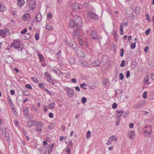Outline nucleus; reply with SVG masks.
<instances>
[{
    "instance_id": "obj_10",
    "label": "nucleus",
    "mask_w": 154,
    "mask_h": 154,
    "mask_svg": "<svg viewBox=\"0 0 154 154\" xmlns=\"http://www.w3.org/2000/svg\"><path fill=\"white\" fill-rule=\"evenodd\" d=\"M72 8L73 10L78 11H80V7L79 3H75L72 5Z\"/></svg>"
},
{
    "instance_id": "obj_11",
    "label": "nucleus",
    "mask_w": 154,
    "mask_h": 154,
    "mask_svg": "<svg viewBox=\"0 0 154 154\" xmlns=\"http://www.w3.org/2000/svg\"><path fill=\"white\" fill-rule=\"evenodd\" d=\"M37 122L35 120H30L28 121L27 123V125L28 127H31L33 125H35Z\"/></svg>"
},
{
    "instance_id": "obj_51",
    "label": "nucleus",
    "mask_w": 154,
    "mask_h": 154,
    "mask_svg": "<svg viewBox=\"0 0 154 154\" xmlns=\"http://www.w3.org/2000/svg\"><path fill=\"white\" fill-rule=\"evenodd\" d=\"M125 61L124 60H122L121 61V63L120 65V66L123 67L125 65Z\"/></svg>"
},
{
    "instance_id": "obj_17",
    "label": "nucleus",
    "mask_w": 154,
    "mask_h": 154,
    "mask_svg": "<svg viewBox=\"0 0 154 154\" xmlns=\"http://www.w3.org/2000/svg\"><path fill=\"white\" fill-rule=\"evenodd\" d=\"M25 2L24 0H18L17 4L19 7H22L24 4Z\"/></svg>"
},
{
    "instance_id": "obj_33",
    "label": "nucleus",
    "mask_w": 154,
    "mask_h": 154,
    "mask_svg": "<svg viewBox=\"0 0 154 154\" xmlns=\"http://www.w3.org/2000/svg\"><path fill=\"white\" fill-rule=\"evenodd\" d=\"M55 105V102H53V103H50L48 105V106L49 108L50 109H53Z\"/></svg>"
},
{
    "instance_id": "obj_2",
    "label": "nucleus",
    "mask_w": 154,
    "mask_h": 154,
    "mask_svg": "<svg viewBox=\"0 0 154 154\" xmlns=\"http://www.w3.org/2000/svg\"><path fill=\"white\" fill-rule=\"evenodd\" d=\"M147 128V130H144V135L145 137H149L151 134L152 128L151 126L147 125L145 126L143 129Z\"/></svg>"
},
{
    "instance_id": "obj_14",
    "label": "nucleus",
    "mask_w": 154,
    "mask_h": 154,
    "mask_svg": "<svg viewBox=\"0 0 154 154\" xmlns=\"http://www.w3.org/2000/svg\"><path fill=\"white\" fill-rule=\"evenodd\" d=\"M108 140L109 144H111L113 140H115V141L117 140V139L116 138V136L114 135H112L110 136Z\"/></svg>"
},
{
    "instance_id": "obj_13",
    "label": "nucleus",
    "mask_w": 154,
    "mask_h": 154,
    "mask_svg": "<svg viewBox=\"0 0 154 154\" xmlns=\"http://www.w3.org/2000/svg\"><path fill=\"white\" fill-rule=\"evenodd\" d=\"M92 64L93 66H99L100 64V62L99 60H96L92 62Z\"/></svg>"
},
{
    "instance_id": "obj_22",
    "label": "nucleus",
    "mask_w": 154,
    "mask_h": 154,
    "mask_svg": "<svg viewBox=\"0 0 154 154\" xmlns=\"http://www.w3.org/2000/svg\"><path fill=\"white\" fill-rule=\"evenodd\" d=\"M24 45L23 44H20V45L18 46L17 47H15V49H17L18 51H22Z\"/></svg>"
},
{
    "instance_id": "obj_48",
    "label": "nucleus",
    "mask_w": 154,
    "mask_h": 154,
    "mask_svg": "<svg viewBox=\"0 0 154 154\" xmlns=\"http://www.w3.org/2000/svg\"><path fill=\"white\" fill-rule=\"evenodd\" d=\"M91 132L90 131H88L87 134L86 138L87 139H89L91 136Z\"/></svg>"
},
{
    "instance_id": "obj_4",
    "label": "nucleus",
    "mask_w": 154,
    "mask_h": 154,
    "mask_svg": "<svg viewBox=\"0 0 154 154\" xmlns=\"http://www.w3.org/2000/svg\"><path fill=\"white\" fill-rule=\"evenodd\" d=\"M26 5L31 10H34L36 7V3L35 2H32L30 0L27 1Z\"/></svg>"
},
{
    "instance_id": "obj_16",
    "label": "nucleus",
    "mask_w": 154,
    "mask_h": 154,
    "mask_svg": "<svg viewBox=\"0 0 154 154\" xmlns=\"http://www.w3.org/2000/svg\"><path fill=\"white\" fill-rule=\"evenodd\" d=\"M124 113L123 111L122 110H117L116 111V114L117 117H119L120 118V116H122V114Z\"/></svg>"
},
{
    "instance_id": "obj_52",
    "label": "nucleus",
    "mask_w": 154,
    "mask_h": 154,
    "mask_svg": "<svg viewBox=\"0 0 154 154\" xmlns=\"http://www.w3.org/2000/svg\"><path fill=\"white\" fill-rule=\"evenodd\" d=\"M124 75L122 73H120L119 75V78L120 80H123L124 79Z\"/></svg>"
},
{
    "instance_id": "obj_29",
    "label": "nucleus",
    "mask_w": 154,
    "mask_h": 154,
    "mask_svg": "<svg viewBox=\"0 0 154 154\" xmlns=\"http://www.w3.org/2000/svg\"><path fill=\"white\" fill-rule=\"evenodd\" d=\"M36 19L38 21H40L41 20L42 15L40 14H37L36 16Z\"/></svg>"
},
{
    "instance_id": "obj_18",
    "label": "nucleus",
    "mask_w": 154,
    "mask_h": 154,
    "mask_svg": "<svg viewBox=\"0 0 154 154\" xmlns=\"http://www.w3.org/2000/svg\"><path fill=\"white\" fill-rule=\"evenodd\" d=\"M31 36L28 33L25 34L24 35H23L22 36V38L24 40L29 39Z\"/></svg>"
},
{
    "instance_id": "obj_41",
    "label": "nucleus",
    "mask_w": 154,
    "mask_h": 154,
    "mask_svg": "<svg viewBox=\"0 0 154 154\" xmlns=\"http://www.w3.org/2000/svg\"><path fill=\"white\" fill-rule=\"evenodd\" d=\"M116 118H117V120L116 121V125H118L120 123V118H119V117H116Z\"/></svg>"
},
{
    "instance_id": "obj_39",
    "label": "nucleus",
    "mask_w": 154,
    "mask_h": 154,
    "mask_svg": "<svg viewBox=\"0 0 154 154\" xmlns=\"http://www.w3.org/2000/svg\"><path fill=\"white\" fill-rule=\"evenodd\" d=\"M145 16L146 17V20L147 21L149 22L151 20L149 14L148 13H146L145 14Z\"/></svg>"
},
{
    "instance_id": "obj_43",
    "label": "nucleus",
    "mask_w": 154,
    "mask_h": 154,
    "mask_svg": "<svg viewBox=\"0 0 154 154\" xmlns=\"http://www.w3.org/2000/svg\"><path fill=\"white\" fill-rule=\"evenodd\" d=\"M81 101L83 103H85L87 101V99L85 97H83L81 99Z\"/></svg>"
},
{
    "instance_id": "obj_57",
    "label": "nucleus",
    "mask_w": 154,
    "mask_h": 154,
    "mask_svg": "<svg viewBox=\"0 0 154 154\" xmlns=\"http://www.w3.org/2000/svg\"><path fill=\"white\" fill-rule=\"evenodd\" d=\"M27 31V29L26 28H24L23 29V30L21 31L20 32V33L22 34H24Z\"/></svg>"
},
{
    "instance_id": "obj_37",
    "label": "nucleus",
    "mask_w": 154,
    "mask_h": 154,
    "mask_svg": "<svg viewBox=\"0 0 154 154\" xmlns=\"http://www.w3.org/2000/svg\"><path fill=\"white\" fill-rule=\"evenodd\" d=\"M84 86H87V85L85 83L81 84L80 85V86L81 88L85 90L87 89V88L86 87H84Z\"/></svg>"
},
{
    "instance_id": "obj_32",
    "label": "nucleus",
    "mask_w": 154,
    "mask_h": 154,
    "mask_svg": "<svg viewBox=\"0 0 154 154\" xmlns=\"http://www.w3.org/2000/svg\"><path fill=\"white\" fill-rule=\"evenodd\" d=\"M47 74V76L48 78H47V79L48 80V82H52V79H51V78L50 76V75L48 72H46L45 73V76H46V74Z\"/></svg>"
},
{
    "instance_id": "obj_55",
    "label": "nucleus",
    "mask_w": 154,
    "mask_h": 154,
    "mask_svg": "<svg viewBox=\"0 0 154 154\" xmlns=\"http://www.w3.org/2000/svg\"><path fill=\"white\" fill-rule=\"evenodd\" d=\"M14 41L18 45V46H19V45L20 44V40L16 39L14 40Z\"/></svg>"
},
{
    "instance_id": "obj_27",
    "label": "nucleus",
    "mask_w": 154,
    "mask_h": 154,
    "mask_svg": "<svg viewBox=\"0 0 154 154\" xmlns=\"http://www.w3.org/2000/svg\"><path fill=\"white\" fill-rule=\"evenodd\" d=\"M74 40H76V42L79 41V44L80 46H82L83 45V43L82 40H81V38H79Z\"/></svg>"
},
{
    "instance_id": "obj_31",
    "label": "nucleus",
    "mask_w": 154,
    "mask_h": 154,
    "mask_svg": "<svg viewBox=\"0 0 154 154\" xmlns=\"http://www.w3.org/2000/svg\"><path fill=\"white\" fill-rule=\"evenodd\" d=\"M142 106L141 103L139 101L137 104H135L134 107L135 108V109H137L138 108H139L141 107Z\"/></svg>"
},
{
    "instance_id": "obj_60",
    "label": "nucleus",
    "mask_w": 154,
    "mask_h": 154,
    "mask_svg": "<svg viewBox=\"0 0 154 154\" xmlns=\"http://www.w3.org/2000/svg\"><path fill=\"white\" fill-rule=\"evenodd\" d=\"M25 86L28 89H31L32 88V87H31V85L29 84H27V85H25Z\"/></svg>"
},
{
    "instance_id": "obj_36",
    "label": "nucleus",
    "mask_w": 154,
    "mask_h": 154,
    "mask_svg": "<svg viewBox=\"0 0 154 154\" xmlns=\"http://www.w3.org/2000/svg\"><path fill=\"white\" fill-rule=\"evenodd\" d=\"M18 45H17L16 42H15L14 41L11 44V46L10 47V48H11L12 47H14V48H15V47H17V46H18Z\"/></svg>"
},
{
    "instance_id": "obj_30",
    "label": "nucleus",
    "mask_w": 154,
    "mask_h": 154,
    "mask_svg": "<svg viewBox=\"0 0 154 154\" xmlns=\"http://www.w3.org/2000/svg\"><path fill=\"white\" fill-rule=\"evenodd\" d=\"M81 65L82 66L86 67H88L89 66L88 62L86 61H82V62L81 63Z\"/></svg>"
},
{
    "instance_id": "obj_19",
    "label": "nucleus",
    "mask_w": 154,
    "mask_h": 154,
    "mask_svg": "<svg viewBox=\"0 0 154 154\" xmlns=\"http://www.w3.org/2000/svg\"><path fill=\"white\" fill-rule=\"evenodd\" d=\"M134 131L129 132H128V136L131 139H132L134 138Z\"/></svg>"
},
{
    "instance_id": "obj_8",
    "label": "nucleus",
    "mask_w": 154,
    "mask_h": 154,
    "mask_svg": "<svg viewBox=\"0 0 154 154\" xmlns=\"http://www.w3.org/2000/svg\"><path fill=\"white\" fill-rule=\"evenodd\" d=\"M35 126H36V130L38 132H41L42 131V128L43 126V124L42 122H37L35 123Z\"/></svg>"
},
{
    "instance_id": "obj_34",
    "label": "nucleus",
    "mask_w": 154,
    "mask_h": 154,
    "mask_svg": "<svg viewBox=\"0 0 154 154\" xmlns=\"http://www.w3.org/2000/svg\"><path fill=\"white\" fill-rule=\"evenodd\" d=\"M38 56L39 57V58L40 61V62H43L44 60V57L43 56L40 54H39L38 55Z\"/></svg>"
},
{
    "instance_id": "obj_28",
    "label": "nucleus",
    "mask_w": 154,
    "mask_h": 154,
    "mask_svg": "<svg viewBox=\"0 0 154 154\" xmlns=\"http://www.w3.org/2000/svg\"><path fill=\"white\" fill-rule=\"evenodd\" d=\"M6 32L3 29L0 30V36L2 37L5 36Z\"/></svg>"
},
{
    "instance_id": "obj_54",
    "label": "nucleus",
    "mask_w": 154,
    "mask_h": 154,
    "mask_svg": "<svg viewBox=\"0 0 154 154\" xmlns=\"http://www.w3.org/2000/svg\"><path fill=\"white\" fill-rule=\"evenodd\" d=\"M29 110L28 108H24V114H27L29 112Z\"/></svg>"
},
{
    "instance_id": "obj_35",
    "label": "nucleus",
    "mask_w": 154,
    "mask_h": 154,
    "mask_svg": "<svg viewBox=\"0 0 154 154\" xmlns=\"http://www.w3.org/2000/svg\"><path fill=\"white\" fill-rule=\"evenodd\" d=\"M5 137L6 140L8 143L10 142L11 141V139L10 138V137L9 136V135L8 134H6Z\"/></svg>"
},
{
    "instance_id": "obj_44",
    "label": "nucleus",
    "mask_w": 154,
    "mask_h": 154,
    "mask_svg": "<svg viewBox=\"0 0 154 154\" xmlns=\"http://www.w3.org/2000/svg\"><path fill=\"white\" fill-rule=\"evenodd\" d=\"M67 149L66 151V154H70L71 152V150L69 149V148H68V147H66L65 148V149Z\"/></svg>"
},
{
    "instance_id": "obj_59",
    "label": "nucleus",
    "mask_w": 154,
    "mask_h": 154,
    "mask_svg": "<svg viewBox=\"0 0 154 154\" xmlns=\"http://www.w3.org/2000/svg\"><path fill=\"white\" fill-rule=\"evenodd\" d=\"M129 113V112L128 111H126L125 112V114L123 116L124 117H126L128 116Z\"/></svg>"
},
{
    "instance_id": "obj_38",
    "label": "nucleus",
    "mask_w": 154,
    "mask_h": 154,
    "mask_svg": "<svg viewBox=\"0 0 154 154\" xmlns=\"http://www.w3.org/2000/svg\"><path fill=\"white\" fill-rule=\"evenodd\" d=\"M31 79L34 82H36V83H38V80L37 78L35 77H31Z\"/></svg>"
},
{
    "instance_id": "obj_46",
    "label": "nucleus",
    "mask_w": 154,
    "mask_h": 154,
    "mask_svg": "<svg viewBox=\"0 0 154 154\" xmlns=\"http://www.w3.org/2000/svg\"><path fill=\"white\" fill-rule=\"evenodd\" d=\"M147 92L146 91H145L143 94V97L144 99H146L147 97Z\"/></svg>"
},
{
    "instance_id": "obj_47",
    "label": "nucleus",
    "mask_w": 154,
    "mask_h": 154,
    "mask_svg": "<svg viewBox=\"0 0 154 154\" xmlns=\"http://www.w3.org/2000/svg\"><path fill=\"white\" fill-rule=\"evenodd\" d=\"M38 86L40 88H43L45 90V88L44 85L43 83H39L38 85Z\"/></svg>"
},
{
    "instance_id": "obj_58",
    "label": "nucleus",
    "mask_w": 154,
    "mask_h": 154,
    "mask_svg": "<svg viewBox=\"0 0 154 154\" xmlns=\"http://www.w3.org/2000/svg\"><path fill=\"white\" fill-rule=\"evenodd\" d=\"M130 72L129 71V70L127 71L126 72V77L127 78H129L130 76Z\"/></svg>"
},
{
    "instance_id": "obj_40",
    "label": "nucleus",
    "mask_w": 154,
    "mask_h": 154,
    "mask_svg": "<svg viewBox=\"0 0 154 154\" xmlns=\"http://www.w3.org/2000/svg\"><path fill=\"white\" fill-rule=\"evenodd\" d=\"M136 43L135 42L131 44V45H130L131 48L132 49H133L135 48L136 46Z\"/></svg>"
},
{
    "instance_id": "obj_21",
    "label": "nucleus",
    "mask_w": 154,
    "mask_h": 154,
    "mask_svg": "<svg viewBox=\"0 0 154 154\" xmlns=\"http://www.w3.org/2000/svg\"><path fill=\"white\" fill-rule=\"evenodd\" d=\"M68 62L71 65L74 64L75 63V59L72 57L69 58Z\"/></svg>"
},
{
    "instance_id": "obj_49",
    "label": "nucleus",
    "mask_w": 154,
    "mask_h": 154,
    "mask_svg": "<svg viewBox=\"0 0 154 154\" xmlns=\"http://www.w3.org/2000/svg\"><path fill=\"white\" fill-rule=\"evenodd\" d=\"M41 151H43V152H45V153H46L47 152V150L46 149V147H42L41 149Z\"/></svg>"
},
{
    "instance_id": "obj_7",
    "label": "nucleus",
    "mask_w": 154,
    "mask_h": 154,
    "mask_svg": "<svg viewBox=\"0 0 154 154\" xmlns=\"http://www.w3.org/2000/svg\"><path fill=\"white\" fill-rule=\"evenodd\" d=\"M91 37L96 40H98L100 38L98 37L97 31L94 30H92L91 31L90 33Z\"/></svg>"
},
{
    "instance_id": "obj_42",
    "label": "nucleus",
    "mask_w": 154,
    "mask_h": 154,
    "mask_svg": "<svg viewBox=\"0 0 154 154\" xmlns=\"http://www.w3.org/2000/svg\"><path fill=\"white\" fill-rule=\"evenodd\" d=\"M44 90L47 93L49 94L50 96H51L52 95V93L50 92L48 89L45 88V90Z\"/></svg>"
},
{
    "instance_id": "obj_9",
    "label": "nucleus",
    "mask_w": 154,
    "mask_h": 154,
    "mask_svg": "<svg viewBox=\"0 0 154 154\" xmlns=\"http://www.w3.org/2000/svg\"><path fill=\"white\" fill-rule=\"evenodd\" d=\"M65 90L66 91L68 94V96L71 98L74 96V90L68 87H66L65 88Z\"/></svg>"
},
{
    "instance_id": "obj_50",
    "label": "nucleus",
    "mask_w": 154,
    "mask_h": 154,
    "mask_svg": "<svg viewBox=\"0 0 154 154\" xmlns=\"http://www.w3.org/2000/svg\"><path fill=\"white\" fill-rule=\"evenodd\" d=\"M52 17V15L51 13H49L47 14L48 20H50Z\"/></svg>"
},
{
    "instance_id": "obj_23",
    "label": "nucleus",
    "mask_w": 154,
    "mask_h": 154,
    "mask_svg": "<svg viewBox=\"0 0 154 154\" xmlns=\"http://www.w3.org/2000/svg\"><path fill=\"white\" fill-rule=\"evenodd\" d=\"M6 9L4 5L0 4V11H2V12H4L6 10Z\"/></svg>"
},
{
    "instance_id": "obj_3",
    "label": "nucleus",
    "mask_w": 154,
    "mask_h": 154,
    "mask_svg": "<svg viewBox=\"0 0 154 154\" xmlns=\"http://www.w3.org/2000/svg\"><path fill=\"white\" fill-rule=\"evenodd\" d=\"M82 31V30L81 29L79 28H77L74 31L73 35L74 40L81 37L80 34Z\"/></svg>"
},
{
    "instance_id": "obj_61",
    "label": "nucleus",
    "mask_w": 154,
    "mask_h": 154,
    "mask_svg": "<svg viewBox=\"0 0 154 154\" xmlns=\"http://www.w3.org/2000/svg\"><path fill=\"white\" fill-rule=\"evenodd\" d=\"M117 105L116 103H114L112 105V108L113 109H115L117 108Z\"/></svg>"
},
{
    "instance_id": "obj_20",
    "label": "nucleus",
    "mask_w": 154,
    "mask_h": 154,
    "mask_svg": "<svg viewBox=\"0 0 154 154\" xmlns=\"http://www.w3.org/2000/svg\"><path fill=\"white\" fill-rule=\"evenodd\" d=\"M102 84L104 86H107L109 84V81L107 79L104 78Z\"/></svg>"
},
{
    "instance_id": "obj_56",
    "label": "nucleus",
    "mask_w": 154,
    "mask_h": 154,
    "mask_svg": "<svg viewBox=\"0 0 154 154\" xmlns=\"http://www.w3.org/2000/svg\"><path fill=\"white\" fill-rule=\"evenodd\" d=\"M35 38L36 41L38 40L39 38V36L38 33H36L35 34Z\"/></svg>"
},
{
    "instance_id": "obj_53",
    "label": "nucleus",
    "mask_w": 154,
    "mask_h": 154,
    "mask_svg": "<svg viewBox=\"0 0 154 154\" xmlns=\"http://www.w3.org/2000/svg\"><path fill=\"white\" fill-rule=\"evenodd\" d=\"M150 31L151 29H148L145 32V34L146 35H149V34Z\"/></svg>"
},
{
    "instance_id": "obj_63",
    "label": "nucleus",
    "mask_w": 154,
    "mask_h": 154,
    "mask_svg": "<svg viewBox=\"0 0 154 154\" xmlns=\"http://www.w3.org/2000/svg\"><path fill=\"white\" fill-rule=\"evenodd\" d=\"M10 106L11 108V109L13 110H14L15 109L14 106V105L13 103H11V104H10Z\"/></svg>"
},
{
    "instance_id": "obj_62",
    "label": "nucleus",
    "mask_w": 154,
    "mask_h": 154,
    "mask_svg": "<svg viewBox=\"0 0 154 154\" xmlns=\"http://www.w3.org/2000/svg\"><path fill=\"white\" fill-rule=\"evenodd\" d=\"M60 51H59L58 53H57L56 55L55 56L57 58H59L60 57Z\"/></svg>"
},
{
    "instance_id": "obj_12",
    "label": "nucleus",
    "mask_w": 154,
    "mask_h": 154,
    "mask_svg": "<svg viewBox=\"0 0 154 154\" xmlns=\"http://www.w3.org/2000/svg\"><path fill=\"white\" fill-rule=\"evenodd\" d=\"M30 17V14H25L22 16V19L24 21L28 20Z\"/></svg>"
},
{
    "instance_id": "obj_6",
    "label": "nucleus",
    "mask_w": 154,
    "mask_h": 154,
    "mask_svg": "<svg viewBox=\"0 0 154 154\" xmlns=\"http://www.w3.org/2000/svg\"><path fill=\"white\" fill-rule=\"evenodd\" d=\"M88 15L89 17L91 18L92 19L94 20H97L99 19V16L96 13L93 12H89L88 13Z\"/></svg>"
},
{
    "instance_id": "obj_1",
    "label": "nucleus",
    "mask_w": 154,
    "mask_h": 154,
    "mask_svg": "<svg viewBox=\"0 0 154 154\" xmlns=\"http://www.w3.org/2000/svg\"><path fill=\"white\" fill-rule=\"evenodd\" d=\"M69 26L72 28L75 26L80 28L83 26V20L82 18L77 15L75 16L73 20H70L69 21Z\"/></svg>"
},
{
    "instance_id": "obj_64",
    "label": "nucleus",
    "mask_w": 154,
    "mask_h": 154,
    "mask_svg": "<svg viewBox=\"0 0 154 154\" xmlns=\"http://www.w3.org/2000/svg\"><path fill=\"white\" fill-rule=\"evenodd\" d=\"M46 29L47 30H51L52 28L51 26H49L48 25H47L46 27Z\"/></svg>"
},
{
    "instance_id": "obj_15",
    "label": "nucleus",
    "mask_w": 154,
    "mask_h": 154,
    "mask_svg": "<svg viewBox=\"0 0 154 154\" xmlns=\"http://www.w3.org/2000/svg\"><path fill=\"white\" fill-rule=\"evenodd\" d=\"M70 45H69V46L71 47L75 51L78 48V47H77V45L75 43V42H72L71 41L70 42Z\"/></svg>"
},
{
    "instance_id": "obj_25",
    "label": "nucleus",
    "mask_w": 154,
    "mask_h": 154,
    "mask_svg": "<svg viewBox=\"0 0 154 154\" xmlns=\"http://www.w3.org/2000/svg\"><path fill=\"white\" fill-rule=\"evenodd\" d=\"M112 34L114 36V38L115 40L116 41L118 40V37L115 29L112 30Z\"/></svg>"
},
{
    "instance_id": "obj_24",
    "label": "nucleus",
    "mask_w": 154,
    "mask_h": 154,
    "mask_svg": "<svg viewBox=\"0 0 154 154\" xmlns=\"http://www.w3.org/2000/svg\"><path fill=\"white\" fill-rule=\"evenodd\" d=\"M123 26L122 23H121L120 26V34L121 35H123L124 33V32L123 31Z\"/></svg>"
},
{
    "instance_id": "obj_45",
    "label": "nucleus",
    "mask_w": 154,
    "mask_h": 154,
    "mask_svg": "<svg viewBox=\"0 0 154 154\" xmlns=\"http://www.w3.org/2000/svg\"><path fill=\"white\" fill-rule=\"evenodd\" d=\"M124 54V49L123 48H122L120 50V56L121 57H123Z\"/></svg>"
},
{
    "instance_id": "obj_5",
    "label": "nucleus",
    "mask_w": 154,
    "mask_h": 154,
    "mask_svg": "<svg viewBox=\"0 0 154 154\" xmlns=\"http://www.w3.org/2000/svg\"><path fill=\"white\" fill-rule=\"evenodd\" d=\"M81 48L78 47V48L75 51L77 56L79 57L84 58L85 56L84 52L82 50Z\"/></svg>"
},
{
    "instance_id": "obj_26",
    "label": "nucleus",
    "mask_w": 154,
    "mask_h": 154,
    "mask_svg": "<svg viewBox=\"0 0 154 154\" xmlns=\"http://www.w3.org/2000/svg\"><path fill=\"white\" fill-rule=\"evenodd\" d=\"M22 92L23 94L24 95L29 96L30 94V93L29 91L27 89L23 90Z\"/></svg>"
}]
</instances>
